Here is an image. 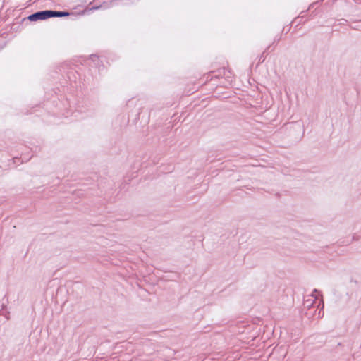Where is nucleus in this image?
<instances>
[{
  "instance_id": "obj_1",
  "label": "nucleus",
  "mask_w": 361,
  "mask_h": 361,
  "mask_svg": "<svg viewBox=\"0 0 361 361\" xmlns=\"http://www.w3.org/2000/svg\"><path fill=\"white\" fill-rule=\"evenodd\" d=\"M50 18V10H44L35 12L27 17L30 21H37L39 20H46Z\"/></svg>"
},
{
  "instance_id": "obj_2",
  "label": "nucleus",
  "mask_w": 361,
  "mask_h": 361,
  "mask_svg": "<svg viewBox=\"0 0 361 361\" xmlns=\"http://www.w3.org/2000/svg\"><path fill=\"white\" fill-rule=\"evenodd\" d=\"M319 296H321L320 292L317 289H314L312 293L310 295V298H307L304 301V307L307 308L312 307Z\"/></svg>"
},
{
  "instance_id": "obj_3",
  "label": "nucleus",
  "mask_w": 361,
  "mask_h": 361,
  "mask_svg": "<svg viewBox=\"0 0 361 361\" xmlns=\"http://www.w3.org/2000/svg\"><path fill=\"white\" fill-rule=\"evenodd\" d=\"M69 13L66 11H58L50 10V18L68 16Z\"/></svg>"
},
{
  "instance_id": "obj_4",
  "label": "nucleus",
  "mask_w": 361,
  "mask_h": 361,
  "mask_svg": "<svg viewBox=\"0 0 361 361\" xmlns=\"http://www.w3.org/2000/svg\"><path fill=\"white\" fill-rule=\"evenodd\" d=\"M102 7V6H93L91 10H97V9H99Z\"/></svg>"
},
{
  "instance_id": "obj_5",
  "label": "nucleus",
  "mask_w": 361,
  "mask_h": 361,
  "mask_svg": "<svg viewBox=\"0 0 361 361\" xmlns=\"http://www.w3.org/2000/svg\"><path fill=\"white\" fill-rule=\"evenodd\" d=\"M324 315V313L322 312V310H319V313H318V317H322Z\"/></svg>"
},
{
  "instance_id": "obj_6",
  "label": "nucleus",
  "mask_w": 361,
  "mask_h": 361,
  "mask_svg": "<svg viewBox=\"0 0 361 361\" xmlns=\"http://www.w3.org/2000/svg\"><path fill=\"white\" fill-rule=\"evenodd\" d=\"M0 315H4L3 310H0Z\"/></svg>"
},
{
  "instance_id": "obj_7",
  "label": "nucleus",
  "mask_w": 361,
  "mask_h": 361,
  "mask_svg": "<svg viewBox=\"0 0 361 361\" xmlns=\"http://www.w3.org/2000/svg\"><path fill=\"white\" fill-rule=\"evenodd\" d=\"M321 302H322V308H323V307H324V303H323L322 300H321Z\"/></svg>"
}]
</instances>
